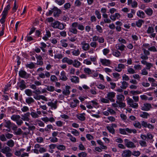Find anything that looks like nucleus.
<instances>
[{
    "label": "nucleus",
    "mask_w": 157,
    "mask_h": 157,
    "mask_svg": "<svg viewBox=\"0 0 157 157\" xmlns=\"http://www.w3.org/2000/svg\"><path fill=\"white\" fill-rule=\"evenodd\" d=\"M83 63L87 65H90L92 64V62L88 59L84 60Z\"/></svg>",
    "instance_id": "obj_54"
},
{
    "label": "nucleus",
    "mask_w": 157,
    "mask_h": 157,
    "mask_svg": "<svg viewBox=\"0 0 157 157\" xmlns=\"http://www.w3.org/2000/svg\"><path fill=\"white\" fill-rule=\"evenodd\" d=\"M132 155V152L129 150L123 151L121 154L123 157H130Z\"/></svg>",
    "instance_id": "obj_8"
},
{
    "label": "nucleus",
    "mask_w": 157,
    "mask_h": 157,
    "mask_svg": "<svg viewBox=\"0 0 157 157\" xmlns=\"http://www.w3.org/2000/svg\"><path fill=\"white\" fill-rule=\"evenodd\" d=\"M128 72L130 74H132L135 73V71L131 67H129L127 69Z\"/></svg>",
    "instance_id": "obj_55"
},
{
    "label": "nucleus",
    "mask_w": 157,
    "mask_h": 157,
    "mask_svg": "<svg viewBox=\"0 0 157 157\" xmlns=\"http://www.w3.org/2000/svg\"><path fill=\"white\" fill-rule=\"evenodd\" d=\"M14 132L15 134L17 135H20L22 133L23 135H26L28 134V133L26 132L22 133V132L20 128H18L17 130H15Z\"/></svg>",
    "instance_id": "obj_27"
},
{
    "label": "nucleus",
    "mask_w": 157,
    "mask_h": 157,
    "mask_svg": "<svg viewBox=\"0 0 157 157\" xmlns=\"http://www.w3.org/2000/svg\"><path fill=\"white\" fill-rule=\"evenodd\" d=\"M60 79L65 81L67 79V78L66 76V73L64 71H62L59 76Z\"/></svg>",
    "instance_id": "obj_20"
},
{
    "label": "nucleus",
    "mask_w": 157,
    "mask_h": 157,
    "mask_svg": "<svg viewBox=\"0 0 157 157\" xmlns=\"http://www.w3.org/2000/svg\"><path fill=\"white\" fill-rule=\"evenodd\" d=\"M75 24V22L72 24L71 27L69 29V31L71 33L76 34L78 33V30L76 29V27L74 26Z\"/></svg>",
    "instance_id": "obj_13"
},
{
    "label": "nucleus",
    "mask_w": 157,
    "mask_h": 157,
    "mask_svg": "<svg viewBox=\"0 0 157 157\" xmlns=\"http://www.w3.org/2000/svg\"><path fill=\"white\" fill-rule=\"evenodd\" d=\"M96 29L99 33H102L103 32V30L101 27L99 25H97L96 26Z\"/></svg>",
    "instance_id": "obj_61"
},
{
    "label": "nucleus",
    "mask_w": 157,
    "mask_h": 157,
    "mask_svg": "<svg viewBox=\"0 0 157 157\" xmlns=\"http://www.w3.org/2000/svg\"><path fill=\"white\" fill-rule=\"evenodd\" d=\"M115 95V93L114 92H109L107 94V96L106 98H108L110 101L111 102H114L115 100L113 99Z\"/></svg>",
    "instance_id": "obj_6"
},
{
    "label": "nucleus",
    "mask_w": 157,
    "mask_h": 157,
    "mask_svg": "<svg viewBox=\"0 0 157 157\" xmlns=\"http://www.w3.org/2000/svg\"><path fill=\"white\" fill-rule=\"evenodd\" d=\"M79 101L77 99H74L70 103V106L72 108L76 107L77 104L78 103Z\"/></svg>",
    "instance_id": "obj_25"
},
{
    "label": "nucleus",
    "mask_w": 157,
    "mask_h": 157,
    "mask_svg": "<svg viewBox=\"0 0 157 157\" xmlns=\"http://www.w3.org/2000/svg\"><path fill=\"white\" fill-rule=\"evenodd\" d=\"M70 80L72 82L77 83L79 82V78L76 76H72L71 77Z\"/></svg>",
    "instance_id": "obj_21"
},
{
    "label": "nucleus",
    "mask_w": 157,
    "mask_h": 157,
    "mask_svg": "<svg viewBox=\"0 0 157 157\" xmlns=\"http://www.w3.org/2000/svg\"><path fill=\"white\" fill-rule=\"evenodd\" d=\"M106 128L108 131L111 133L112 134H113L115 133V130L112 127H111L110 125H107L106 126Z\"/></svg>",
    "instance_id": "obj_44"
},
{
    "label": "nucleus",
    "mask_w": 157,
    "mask_h": 157,
    "mask_svg": "<svg viewBox=\"0 0 157 157\" xmlns=\"http://www.w3.org/2000/svg\"><path fill=\"white\" fill-rule=\"evenodd\" d=\"M30 113L28 112L24 114L21 115V119L24 121H29V117L30 116Z\"/></svg>",
    "instance_id": "obj_19"
},
{
    "label": "nucleus",
    "mask_w": 157,
    "mask_h": 157,
    "mask_svg": "<svg viewBox=\"0 0 157 157\" xmlns=\"http://www.w3.org/2000/svg\"><path fill=\"white\" fill-rule=\"evenodd\" d=\"M73 55L75 56H78L80 54V51L78 49L74 50L72 52Z\"/></svg>",
    "instance_id": "obj_52"
},
{
    "label": "nucleus",
    "mask_w": 157,
    "mask_h": 157,
    "mask_svg": "<svg viewBox=\"0 0 157 157\" xmlns=\"http://www.w3.org/2000/svg\"><path fill=\"white\" fill-rule=\"evenodd\" d=\"M50 80L52 82H55L58 80L57 78L55 75H52L50 77Z\"/></svg>",
    "instance_id": "obj_63"
},
{
    "label": "nucleus",
    "mask_w": 157,
    "mask_h": 157,
    "mask_svg": "<svg viewBox=\"0 0 157 157\" xmlns=\"http://www.w3.org/2000/svg\"><path fill=\"white\" fill-rule=\"evenodd\" d=\"M5 18L2 17L1 18L0 20V26H3V28H4L5 24L4 22L5 21ZM1 27V26H0Z\"/></svg>",
    "instance_id": "obj_49"
},
{
    "label": "nucleus",
    "mask_w": 157,
    "mask_h": 157,
    "mask_svg": "<svg viewBox=\"0 0 157 157\" xmlns=\"http://www.w3.org/2000/svg\"><path fill=\"white\" fill-rule=\"evenodd\" d=\"M128 84L125 81H123L121 82V88L122 89H125L128 86Z\"/></svg>",
    "instance_id": "obj_42"
},
{
    "label": "nucleus",
    "mask_w": 157,
    "mask_h": 157,
    "mask_svg": "<svg viewBox=\"0 0 157 157\" xmlns=\"http://www.w3.org/2000/svg\"><path fill=\"white\" fill-rule=\"evenodd\" d=\"M102 17L104 18V21L105 23H109L111 22V20L108 18V15L107 14H103Z\"/></svg>",
    "instance_id": "obj_23"
},
{
    "label": "nucleus",
    "mask_w": 157,
    "mask_h": 157,
    "mask_svg": "<svg viewBox=\"0 0 157 157\" xmlns=\"http://www.w3.org/2000/svg\"><path fill=\"white\" fill-rule=\"evenodd\" d=\"M141 74L142 75H148V73L146 68H144L141 70Z\"/></svg>",
    "instance_id": "obj_62"
},
{
    "label": "nucleus",
    "mask_w": 157,
    "mask_h": 157,
    "mask_svg": "<svg viewBox=\"0 0 157 157\" xmlns=\"http://www.w3.org/2000/svg\"><path fill=\"white\" fill-rule=\"evenodd\" d=\"M100 61L103 65L108 66L110 64V62L109 59H101Z\"/></svg>",
    "instance_id": "obj_18"
},
{
    "label": "nucleus",
    "mask_w": 157,
    "mask_h": 157,
    "mask_svg": "<svg viewBox=\"0 0 157 157\" xmlns=\"http://www.w3.org/2000/svg\"><path fill=\"white\" fill-rule=\"evenodd\" d=\"M112 54L114 56L117 57H119L121 55L120 52L117 50H115L113 51Z\"/></svg>",
    "instance_id": "obj_43"
},
{
    "label": "nucleus",
    "mask_w": 157,
    "mask_h": 157,
    "mask_svg": "<svg viewBox=\"0 0 157 157\" xmlns=\"http://www.w3.org/2000/svg\"><path fill=\"white\" fill-rule=\"evenodd\" d=\"M87 154L85 152H82L79 153L78 156L79 157H86L87 156Z\"/></svg>",
    "instance_id": "obj_59"
},
{
    "label": "nucleus",
    "mask_w": 157,
    "mask_h": 157,
    "mask_svg": "<svg viewBox=\"0 0 157 157\" xmlns=\"http://www.w3.org/2000/svg\"><path fill=\"white\" fill-rule=\"evenodd\" d=\"M30 114L33 118H38L39 117L38 115L36 112H32Z\"/></svg>",
    "instance_id": "obj_53"
},
{
    "label": "nucleus",
    "mask_w": 157,
    "mask_h": 157,
    "mask_svg": "<svg viewBox=\"0 0 157 157\" xmlns=\"http://www.w3.org/2000/svg\"><path fill=\"white\" fill-rule=\"evenodd\" d=\"M144 11L146 14L149 16H151L153 13V10L151 8L146 9Z\"/></svg>",
    "instance_id": "obj_32"
},
{
    "label": "nucleus",
    "mask_w": 157,
    "mask_h": 157,
    "mask_svg": "<svg viewBox=\"0 0 157 157\" xmlns=\"http://www.w3.org/2000/svg\"><path fill=\"white\" fill-rule=\"evenodd\" d=\"M12 124L9 121H5L4 125L5 127L7 128V129L6 130V131L8 132L10 131Z\"/></svg>",
    "instance_id": "obj_10"
},
{
    "label": "nucleus",
    "mask_w": 157,
    "mask_h": 157,
    "mask_svg": "<svg viewBox=\"0 0 157 157\" xmlns=\"http://www.w3.org/2000/svg\"><path fill=\"white\" fill-rule=\"evenodd\" d=\"M117 101H123L125 97L122 94H119L117 95Z\"/></svg>",
    "instance_id": "obj_34"
},
{
    "label": "nucleus",
    "mask_w": 157,
    "mask_h": 157,
    "mask_svg": "<svg viewBox=\"0 0 157 157\" xmlns=\"http://www.w3.org/2000/svg\"><path fill=\"white\" fill-rule=\"evenodd\" d=\"M26 102L28 104H29L34 102V100L31 97H29L26 98Z\"/></svg>",
    "instance_id": "obj_41"
},
{
    "label": "nucleus",
    "mask_w": 157,
    "mask_h": 157,
    "mask_svg": "<svg viewBox=\"0 0 157 157\" xmlns=\"http://www.w3.org/2000/svg\"><path fill=\"white\" fill-rule=\"evenodd\" d=\"M115 48L117 50L123 51L124 50L125 46L122 44L118 43L116 44Z\"/></svg>",
    "instance_id": "obj_14"
},
{
    "label": "nucleus",
    "mask_w": 157,
    "mask_h": 157,
    "mask_svg": "<svg viewBox=\"0 0 157 157\" xmlns=\"http://www.w3.org/2000/svg\"><path fill=\"white\" fill-rule=\"evenodd\" d=\"M148 80L151 84L152 87L157 86V82L155 79L149 77L148 78Z\"/></svg>",
    "instance_id": "obj_16"
},
{
    "label": "nucleus",
    "mask_w": 157,
    "mask_h": 157,
    "mask_svg": "<svg viewBox=\"0 0 157 157\" xmlns=\"http://www.w3.org/2000/svg\"><path fill=\"white\" fill-rule=\"evenodd\" d=\"M11 119L14 121H17L20 118V116L19 115H13L11 117Z\"/></svg>",
    "instance_id": "obj_40"
},
{
    "label": "nucleus",
    "mask_w": 157,
    "mask_h": 157,
    "mask_svg": "<svg viewBox=\"0 0 157 157\" xmlns=\"http://www.w3.org/2000/svg\"><path fill=\"white\" fill-rule=\"evenodd\" d=\"M45 73H41L39 74L38 76L40 78H44L46 77V78H49L50 76V74L49 72L47 71H44Z\"/></svg>",
    "instance_id": "obj_9"
},
{
    "label": "nucleus",
    "mask_w": 157,
    "mask_h": 157,
    "mask_svg": "<svg viewBox=\"0 0 157 157\" xmlns=\"http://www.w3.org/2000/svg\"><path fill=\"white\" fill-rule=\"evenodd\" d=\"M19 76L22 78H27L29 75L27 73L24 71L21 70L19 71Z\"/></svg>",
    "instance_id": "obj_11"
},
{
    "label": "nucleus",
    "mask_w": 157,
    "mask_h": 157,
    "mask_svg": "<svg viewBox=\"0 0 157 157\" xmlns=\"http://www.w3.org/2000/svg\"><path fill=\"white\" fill-rule=\"evenodd\" d=\"M112 74L114 78H117V79L120 78V75L117 72L113 73Z\"/></svg>",
    "instance_id": "obj_58"
},
{
    "label": "nucleus",
    "mask_w": 157,
    "mask_h": 157,
    "mask_svg": "<svg viewBox=\"0 0 157 157\" xmlns=\"http://www.w3.org/2000/svg\"><path fill=\"white\" fill-rule=\"evenodd\" d=\"M109 49L108 48H104L102 50L103 54L105 55H107L109 53Z\"/></svg>",
    "instance_id": "obj_57"
},
{
    "label": "nucleus",
    "mask_w": 157,
    "mask_h": 157,
    "mask_svg": "<svg viewBox=\"0 0 157 157\" xmlns=\"http://www.w3.org/2000/svg\"><path fill=\"white\" fill-rule=\"evenodd\" d=\"M51 25L52 27L55 29L63 30L64 28L63 24L58 21H56L53 22H52Z\"/></svg>",
    "instance_id": "obj_1"
},
{
    "label": "nucleus",
    "mask_w": 157,
    "mask_h": 157,
    "mask_svg": "<svg viewBox=\"0 0 157 157\" xmlns=\"http://www.w3.org/2000/svg\"><path fill=\"white\" fill-rule=\"evenodd\" d=\"M83 71L85 73L88 75H90L92 73L91 70L88 67L84 68L83 69Z\"/></svg>",
    "instance_id": "obj_37"
},
{
    "label": "nucleus",
    "mask_w": 157,
    "mask_h": 157,
    "mask_svg": "<svg viewBox=\"0 0 157 157\" xmlns=\"http://www.w3.org/2000/svg\"><path fill=\"white\" fill-rule=\"evenodd\" d=\"M125 145L128 148H132L135 147L134 144L132 142H128L127 139H125Z\"/></svg>",
    "instance_id": "obj_24"
},
{
    "label": "nucleus",
    "mask_w": 157,
    "mask_h": 157,
    "mask_svg": "<svg viewBox=\"0 0 157 157\" xmlns=\"http://www.w3.org/2000/svg\"><path fill=\"white\" fill-rule=\"evenodd\" d=\"M73 65L76 68H78L81 65V63L77 60L75 59L73 61Z\"/></svg>",
    "instance_id": "obj_28"
},
{
    "label": "nucleus",
    "mask_w": 157,
    "mask_h": 157,
    "mask_svg": "<svg viewBox=\"0 0 157 157\" xmlns=\"http://www.w3.org/2000/svg\"><path fill=\"white\" fill-rule=\"evenodd\" d=\"M67 40L66 39H63L60 40V42L61 46L64 48H66L68 46V44L67 43Z\"/></svg>",
    "instance_id": "obj_33"
},
{
    "label": "nucleus",
    "mask_w": 157,
    "mask_h": 157,
    "mask_svg": "<svg viewBox=\"0 0 157 157\" xmlns=\"http://www.w3.org/2000/svg\"><path fill=\"white\" fill-rule=\"evenodd\" d=\"M149 114L146 112H143L141 113L140 115V116L144 118H147L149 116Z\"/></svg>",
    "instance_id": "obj_35"
},
{
    "label": "nucleus",
    "mask_w": 157,
    "mask_h": 157,
    "mask_svg": "<svg viewBox=\"0 0 157 157\" xmlns=\"http://www.w3.org/2000/svg\"><path fill=\"white\" fill-rule=\"evenodd\" d=\"M46 90L50 92H53L55 90V87L52 86H46Z\"/></svg>",
    "instance_id": "obj_36"
},
{
    "label": "nucleus",
    "mask_w": 157,
    "mask_h": 157,
    "mask_svg": "<svg viewBox=\"0 0 157 157\" xmlns=\"http://www.w3.org/2000/svg\"><path fill=\"white\" fill-rule=\"evenodd\" d=\"M18 85L21 90H23L26 87V83L23 80H21V81L18 83Z\"/></svg>",
    "instance_id": "obj_12"
},
{
    "label": "nucleus",
    "mask_w": 157,
    "mask_h": 157,
    "mask_svg": "<svg viewBox=\"0 0 157 157\" xmlns=\"http://www.w3.org/2000/svg\"><path fill=\"white\" fill-rule=\"evenodd\" d=\"M58 101L56 100L53 102L52 101L49 102L47 103L48 105L50 107L51 109H56L57 107Z\"/></svg>",
    "instance_id": "obj_4"
},
{
    "label": "nucleus",
    "mask_w": 157,
    "mask_h": 157,
    "mask_svg": "<svg viewBox=\"0 0 157 157\" xmlns=\"http://www.w3.org/2000/svg\"><path fill=\"white\" fill-rule=\"evenodd\" d=\"M125 65L122 64H118L117 66L115 68V70L118 72H120L124 68Z\"/></svg>",
    "instance_id": "obj_15"
},
{
    "label": "nucleus",
    "mask_w": 157,
    "mask_h": 157,
    "mask_svg": "<svg viewBox=\"0 0 157 157\" xmlns=\"http://www.w3.org/2000/svg\"><path fill=\"white\" fill-rule=\"evenodd\" d=\"M134 126L136 128H141V123L138 121H135L133 123Z\"/></svg>",
    "instance_id": "obj_39"
},
{
    "label": "nucleus",
    "mask_w": 157,
    "mask_h": 157,
    "mask_svg": "<svg viewBox=\"0 0 157 157\" xmlns=\"http://www.w3.org/2000/svg\"><path fill=\"white\" fill-rule=\"evenodd\" d=\"M1 151L3 153L6 154L8 152H10L11 149L9 147L6 146L2 149Z\"/></svg>",
    "instance_id": "obj_31"
},
{
    "label": "nucleus",
    "mask_w": 157,
    "mask_h": 157,
    "mask_svg": "<svg viewBox=\"0 0 157 157\" xmlns=\"http://www.w3.org/2000/svg\"><path fill=\"white\" fill-rule=\"evenodd\" d=\"M55 2L59 5H61L65 2L64 0H55Z\"/></svg>",
    "instance_id": "obj_64"
},
{
    "label": "nucleus",
    "mask_w": 157,
    "mask_h": 157,
    "mask_svg": "<svg viewBox=\"0 0 157 157\" xmlns=\"http://www.w3.org/2000/svg\"><path fill=\"white\" fill-rule=\"evenodd\" d=\"M7 145L10 147H12L14 145V142L13 141L11 140L8 141L6 144Z\"/></svg>",
    "instance_id": "obj_47"
},
{
    "label": "nucleus",
    "mask_w": 157,
    "mask_h": 157,
    "mask_svg": "<svg viewBox=\"0 0 157 157\" xmlns=\"http://www.w3.org/2000/svg\"><path fill=\"white\" fill-rule=\"evenodd\" d=\"M85 113L79 114L77 115V118L81 121H83L85 119Z\"/></svg>",
    "instance_id": "obj_30"
},
{
    "label": "nucleus",
    "mask_w": 157,
    "mask_h": 157,
    "mask_svg": "<svg viewBox=\"0 0 157 157\" xmlns=\"http://www.w3.org/2000/svg\"><path fill=\"white\" fill-rule=\"evenodd\" d=\"M120 16L121 15L119 13H116L114 14L111 15L110 16V18L112 21H114L116 19H119Z\"/></svg>",
    "instance_id": "obj_17"
},
{
    "label": "nucleus",
    "mask_w": 157,
    "mask_h": 157,
    "mask_svg": "<svg viewBox=\"0 0 157 157\" xmlns=\"http://www.w3.org/2000/svg\"><path fill=\"white\" fill-rule=\"evenodd\" d=\"M25 94L29 96H30L32 95V90L29 89H27L25 90Z\"/></svg>",
    "instance_id": "obj_50"
},
{
    "label": "nucleus",
    "mask_w": 157,
    "mask_h": 157,
    "mask_svg": "<svg viewBox=\"0 0 157 157\" xmlns=\"http://www.w3.org/2000/svg\"><path fill=\"white\" fill-rule=\"evenodd\" d=\"M75 24L74 25L75 27H77L78 29L82 31L84 29V27L83 25L78 24L77 22H75Z\"/></svg>",
    "instance_id": "obj_29"
},
{
    "label": "nucleus",
    "mask_w": 157,
    "mask_h": 157,
    "mask_svg": "<svg viewBox=\"0 0 157 157\" xmlns=\"http://www.w3.org/2000/svg\"><path fill=\"white\" fill-rule=\"evenodd\" d=\"M151 107V105L150 104L145 103L141 106V109L142 110L147 111L149 110Z\"/></svg>",
    "instance_id": "obj_5"
},
{
    "label": "nucleus",
    "mask_w": 157,
    "mask_h": 157,
    "mask_svg": "<svg viewBox=\"0 0 157 157\" xmlns=\"http://www.w3.org/2000/svg\"><path fill=\"white\" fill-rule=\"evenodd\" d=\"M36 124L40 127H44V123L42 121L39 120H36Z\"/></svg>",
    "instance_id": "obj_60"
},
{
    "label": "nucleus",
    "mask_w": 157,
    "mask_h": 157,
    "mask_svg": "<svg viewBox=\"0 0 157 157\" xmlns=\"http://www.w3.org/2000/svg\"><path fill=\"white\" fill-rule=\"evenodd\" d=\"M63 63H67L69 65H71L73 63V60L67 57L64 58L62 60Z\"/></svg>",
    "instance_id": "obj_22"
},
{
    "label": "nucleus",
    "mask_w": 157,
    "mask_h": 157,
    "mask_svg": "<svg viewBox=\"0 0 157 157\" xmlns=\"http://www.w3.org/2000/svg\"><path fill=\"white\" fill-rule=\"evenodd\" d=\"M52 10H53V15L54 17H58L59 14L61 13V11L60 10L56 7H54Z\"/></svg>",
    "instance_id": "obj_7"
},
{
    "label": "nucleus",
    "mask_w": 157,
    "mask_h": 157,
    "mask_svg": "<svg viewBox=\"0 0 157 157\" xmlns=\"http://www.w3.org/2000/svg\"><path fill=\"white\" fill-rule=\"evenodd\" d=\"M143 22L144 21L140 19L136 22V25L138 27H140Z\"/></svg>",
    "instance_id": "obj_48"
},
{
    "label": "nucleus",
    "mask_w": 157,
    "mask_h": 157,
    "mask_svg": "<svg viewBox=\"0 0 157 157\" xmlns=\"http://www.w3.org/2000/svg\"><path fill=\"white\" fill-rule=\"evenodd\" d=\"M127 100L128 104L130 107L134 109L137 108L138 107V104L137 102H135L132 99L128 98H127Z\"/></svg>",
    "instance_id": "obj_2"
},
{
    "label": "nucleus",
    "mask_w": 157,
    "mask_h": 157,
    "mask_svg": "<svg viewBox=\"0 0 157 157\" xmlns=\"http://www.w3.org/2000/svg\"><path fill=\"white\" fill-rule=\"evenodd\" d=\"M70 88V87L68 86H67L65 87V89L63 91L62 93L63 94L65 95H69L70 93V91L69 89Z\"/></svg>",
    "instance_id": "obj_26"
},
{
    "label": "nucleus",
    "mask_w": 157,
    "mask_h": 157,
    "mask_svg": "<svg viewBox=\"0 0 157 157\" xmlns=\"http://www.w3.org/2000/svg\"><path fill=\"white\" fill-rule=\"evenodd\" d=\"M57 149L61 151H64L66 149V147L63 145H59L56 146Z\"/></svg>",
    "instance_id": "obj_46"
},
{
    "label": "nucleus",
    "mask_w": 157,
    "mask_h": 157,
    "mask_svg": "<svg viewBox=\"0 0 157 157\" xmlns=\"http://www.w3.org/2000/svg\"><path fill=\"white\" fill-rule=\"evenodd\" d=\"M26 67L30 69H32L34 67L35 65L33 62H31L30 63L27 64L26 65Z\"/></svg>",
    "instance_id": "obj_56"
},
{
    "label": "nucleus",
    "mask_w": 157,
    "mask_h": 157,
    "mask_svg": "<svg viewBox=\"0 0 157 157\" xmlns=\"http://www.w3.org/2000/svg\"><path fill=\"white\" fill-rule=\"evenodd\" d=\"M82 49L84 51L88 50L90 48V46L89 43H86L85 40L82 41L81 43Z\"/></svg>",
    "instance_id": "obj_3"
},
{
    "label": "nucleus",
    "mask_w": 157,
    "mask_h": 157,
    "mask_svg": "<svg viewBox=\"0 0 157 157\" xmlns=\"http://www.w3.org/2000/svg\"><path fill=\"white\" fill-rule=\"evenodd\" d=\"M137 15L141 18H144L145 17V13L144 12L139 11L137 12Z\"/></svg>",
    "instance_id": "obj_38"
},
{
    "label": "nucleus",
    "mask_w": 157,
    "mask_h": 157,
    "mask_svg": "<svg viewBox=\"0 0 157 157\" xmlns=\"http://www.w3.org/2000/svg\"><path fill=\"white\" fill-rule=\"evenodd\" d=\"M148 34L152 33L154 32V29L152 27L149 26L147 31Z\"/></svg>",
    "instance_id": "obj_51"
},
{
    "label": "nucleus",
    "mask_w": 157,
    "mask_h": 157,
    "mask_svg": "<svg viewBox=\"0 0 157 157\" xmlns=\"http://www.w3.org/2000/svg\"><path fill=\"white\" fill-rule=\"evenodd\" d=\"M116 102L117 104L119 105V106L121 108H124L126 106L125 103L122 102V101H116Z\"/></svg>",
    "instance_id": "obj_45"
}]
</instances>
